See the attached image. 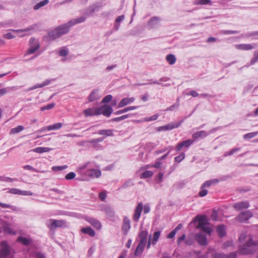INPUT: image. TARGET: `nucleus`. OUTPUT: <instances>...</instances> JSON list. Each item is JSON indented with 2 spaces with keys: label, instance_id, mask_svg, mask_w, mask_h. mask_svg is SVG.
Instances as JSON below:
<instances>
[{
  "label": "nucleus",
  "instance_id": "nucleus-6",
  "mask_svg": "<svg viewBox=\"0 0 258 258\" xmlns=\"http://www.w3.org/2000/svg\"><path fill=\"white\" fill-rule=\"evenodd\" d=\"M253 216L252 213L247 210L243 212L240 213L236 218V221L240 222H243L249 220V218L252 217Z\"/></svg>",
  "mask_w": 258,
  "mask_h": 258
},
{
  "label": "nucleus",
  "instance_id": "nucleus-48",
  "mask_svg": "<svg viewBox=\"0 0 258 258\" xmlns=\"http://www.w3.org/2000/svg\"><path fill=\"white\" fill-rule=\"evenodd\" d=\"M212 258H226V255L222 253L216 252L212 254Z\"/></svg>",
  "mask_w": 258,
  "mask_h": 258
},
{
  "label": "nucleus",
  "instance_id": "nucleus-60",
  "mask_svg": "<svg viewBox=\"0 0 258 258\" xmlns=\"http://www.w3.org/2000/svg\"><path fill=\"white\" fill-rule=\"evenodd\" d=\"M24 169L29 170H32L35 172H38V170L36 169L35 168H33L32 166L27 165L23 167Z\"/></svg>",
  "mask_w": 258,
  "mask_h": 258
},
{
  "label": "nucleus",
  "instance_id": "nucleus-42",
  "mask_svg": "<svg viewBox=\"0 0 258 258\" xmlns=\"http://www.w3.org/2000/svg\"><path fill=\"white\" fill-rule=\"evenodd\" d=\"M130 116V115L129 114H125V115H123L120 117H115V118H112L111 121H115V122H118V121H120L121 120H124L126 118H127L128 117Z\"/></svg>",
  "mask_w": 258,
  "mask_h": 258
},
{
  "label": "nucleus",
  "instance_id": "nucleus-58",
  "mask_svg": "<svg viewBox=\"0 0 258 258\" xmlns=\"http://www.w3.org/2000/svg\"><path fill=\"white\" fill-rule=\"evenodd\" d=\"M237 33H238V32L237 31L224 30L222 31V34H235Z\"/></svg>",
  "mask_w": 258,
  "mask_h": 258
},
{
  "label": "nucleus",
  "instance_id": "nucleus-28",
  "mask_svg": "<svg viewBox=\"0 0 258 258\" xmlns=\"http://www.w3.org/2000/svg\"><path fill=\"white\" fill-rule=\"evenodd\" d=\"M137 108H138L137 106H129V107H126L125 108H123L122 109L119 110L115 112L114 113V114H115V115L120 114L126 112H127L128 111L136 109Z\"/></svg>",
  "mask_w": 258,
  "mask_h": 258
},
{
  "label": "nucleus",
  "instance_id": "nucleus-1",
  "mask_svg": "<svg viewBox=\"0 0 258 258\" xmlns=\"http://www.w3.org/2000/svg\"><path fill=\"white\" fill-rule=\"evenodd\" d=\"M86 20V17L84 16L72 19L68 23L58 26L54 30L49 32V37L52 39H57L62 35L68 33L71 27L76 24L84 22Z\"/></svg>",
  "mask_w": 258,
  "mask_h": 258
},
{
  "label": "nucleus",
  "instance_id": "nucleus-45",
  "mask_svg": "<svg viewBox=\"0 0 258 258\" xmlns=\"http://www.w3.org/2000/svg\"><path fill=\"white\" fill-rule=\"evenodd\" d=\"M54 106H55V104L53 103H52L49 104L46 106L42 107L40 108V110L41 111H44L45 110H49V109L53 108L54 107Z\"/></svg>",
  "mask_w": 258,
  "mask_h": 258
},
{
  "label": "nucleus",
  "instance_id": "nucleus-55",
  "mask_svg": "<svg viewBox=\"0 0 258 258\" xmlns=\"http://www.w3.org/2000/svg\"><path fill=\"white\" fill-rule=\"evenodd\" d=\"M33 195H34L33 193L31 192V191H30L20 190V195H23V196H32Z\"/></svg>",
  "mask_w": 258,
  "mask_h": 258
},
{
  "label": "nucleus",
  "instance_id": "nucleus-18",
  "mask_svg": "<svg viewBox=\"0 0 258 258\" xmlns=\"http://www.w3.org/2000/svg\"><path fill=\"white\" fill-rule=\"evenodd\" d=\"M255 44H236L235 47L237 49L242 50H248L253 49L255 47Z\"/></svg>",
  "mask_w": 258,
  "mask_h": 258
},
{
  "label": "nucleus",
  "instance_id": "nucleus-13",
  "mask_svg": "<svg viewBox=\"0 0 258 258\" xmlns=\"http://www.w3.org/2000/svg\"><path fill=\"white\" fill-rule=\"evenodd\" d=\"M233 207L235 210L239 211L242 209H247L249 207V204L247 201L239 202L234 204Z\"/></svg>",
  "mask_w": 258,
  "mask_h": 258
},
{
  "label": "nucleus",
  "instance_id": "nucleus-63",
  "mask_svg": "<svg viewBox=\"0 0 258 258\" xmlns=\"http://www.w3.org/2000/svg\"><path fill=\"white\" fill-rule=\"evenodd\" d=\"M150 211V207L149 205L146 204L144 205V213L145 214L148 213Z\"/></svg>",
  "mask_w": 258,
  "mask_h": 258
},
{
  "label": "nucleus",
  "instance_id": "nucleus-20",
  "mask_svg": "<svg viewBox=\"0 0 258 258\" xmlns=\"http://www.w3.org/2000/svg\"><path fill=\"white\" fill-rule=\"evenodd\" d=\"M84 113L86 116L99 115L97 108H89L84 110Z\"/></svg>",
  "mask_w": 258,
  "mask_h": 258
},
{
  "label": "nucleus",
  "instance_id": "nucleus-14",
  "mask_svg": "<svg viewBox=\"0 0 258 258\" xmlns=\"http://www.w3.org/2000/svg\"><path fill=\"white\" fill-rule=\"evenodd\" d=\"M148 232L146 230L141 229L139 234V242L147 244L148 241Z\"/></svg>",
  "mask_w": 258,
  "mask_h": 258
},
{
  "label": "nucleus",
  "instance_id": "nucleus-26",
  "mask_svg": "<svg viewBox=\"0 0 258 258\" xmlns=\"http://www.w3.org/2000/svg\"><path fill=\"white\" fill-rule=\"evenodd\" d=\"M98 134L106 137H112L114 135L113 130H101L99 131Z\"/></svg>",
  "mask_w": 258,
  "mask_h": 258
},
{
  "label": "nucleus",
  "instance_id": "nucleus-37",
  "mask_svg": "<svg viewBox=\"0 0 258 258\" xmlns=\"http://www.w3.org/2000/svg\"><path fill=\"white\" fill-rule=\"evenodd\" d=\"M166 59L170 64H173L176 61V57L174 55L170 54L166 56Z\"/></svg>",
  "mask_w": 258,
  "mask_h": 258
},
{
  "label": "nucleus",
  "instance_id": "nucleus-61",
  "mask_svg": "<svg viewBox=\"0 0 258 258\" xmlns=\"http://www.w3.org/2000/svg\"><path fill=\"white\" fill-rule=\"evenodd\" d=\"M176 233V232L175 231V230H173L167 236V238H169V239L173 238L175 236Z\"/></svg>",
  "mask_w": 258,
  "mask_h": 258
},
{
  "label": "nucleus",
  "instance_id": "nucleus-44",
  "mask_svg": "<svg viewBox=\"0 0 258 258\" xmlns=\"http://www.w3.org/2000/svg\"><path fill=\"white\" fill-rule=\"evenodd\" d=\"M240 150V149L239 148H233L229 152L225 153L224 154V156H231V155H233L235 152L238 151Z\"/></svg>",
  "mask_w": 258,
  "mask_h": 258
},
{
  "label": "nucleus",
  "instance_id": "nucleus-50",
  "mask_svg": "<svg viewBox=\"0 0 258 258\" xmlns=\"http://www.w3.org/2000/svg\"><path fill=\"white\" fill-rule=\"evenodd\" d=\"M34 27L33 26H30L28 28H27L26 29H18V30H14L13 31H15V32H29L30 31L34 29Z\"/></svg>",
  "mask_w": 258,
  "mask_h": 258
},
{
  "label": "nucleus",
  "instance_id": "nucleus-43",
  "mask_svg": "<svg viewBox=\"0 0 258 258\" xmlns=\"http://www.w3.org/2000/svg\"><path fill=\"white\" fill-rule=\"evenodd\" d=\"M0 206L3 208H11L12 210L16 211L17 210L16 207L7 204H4L0 202Z\"/></svg>",
  "mask_w": 258,
  "mask_h": 258
},
{
  "label": "nucleus",
  "instance_id": "nucleus-36",
  "mask_svg": "<svg viewBox=\"0 0 258 258\" xmlns=\"http://www.w3.org/2000/svg\"><path fill=\"white\" fill-rule=\"evenodd\" d=\"M48 3H49V0L42 1L40 2L39 3L36 4L34 6V9L35 10H38L42 7H43L44 6L47 5Z\"/></svg>",
  "mask_w": 258,
  "mask_h": 258
},
{
  "label": "nucleus",
  "instance_id": "nucleus-8",
  "mask_svg": "<svg viewBox=\"0 0 258 258\" xmlns=\"http://www.w3.org/2000/svg\"><path fill=\"white\" fill-rule=\"evenodd\" d=\"M160 19L158 17H153L150 19L147 23V26L150 29L157 28L160 25Z\"/></svg>",
  "mask_w": 258,
  "mask_h": 258
},
{
  "label": "nucleus",
  "instance_id": "nucleus-29",
  "mask_svg": "<svg viewBox=\"0 0 258 258\" xmlns=\"http://www.w3.org/2000/svg\"><path fill=\"white\" fill-rule=\"evenodd\" d=\"M97 92L98 90H94L91 92L88 98L89 101L90 102H93L99 98L97 95Z\"/></svg>",
  "mask_w": 258,
  "mask_h": 258
},
{
  "label": "nucleus",
  "instance_id": "nucleus-59",
  "mask_svg": "<svg viewBox=\"0 0 258 258\" xmlns=\"http://www.w3.org/2000/svg\"><path fill=\"white\" fill-rule=\"evenodd\" d=\"M163 174L162 173H158L156 176V180L158 182H161L162 180Z\"/></svg>",
  "mask_w": 258,
  "mask_h": 258
},
{
  "label": "nucleus",
  "instance_id": "nucleus-17",
  "mask_svg": "<svg viewBox=\"0 0 258 258\" xmlns=\"http://www.w3.org/2000/svg\"><path fill=\"white\" fill-rule=\"evenodd\" d=\"M193 142L194 141L190 139L181 142L177 144L176 147V150L177 151H179L184 147H188L193 143Z\"/></svg>",
  "mask_w": 258,
  "mask_h": 258
},
{
  "label": "nucleus",
  "instance_id": "nucleus-30",
  "mask_svg": "<svg viewBox=\"0 0 258 258\" xmlns=\"http://www.w3.org/2000/svg\"><path fill=\"white\" fill-rule=\"evenodd\" d=\"M3 226L4 231L6 233L11 234L13 235L16 234V232H14L13 231L12 228L10 227V225H9V224H8L7 223H4L3 224Z\"/></svg>",
  "mask_w": 258,
  "mask_h": 258
},
{
  "label": "nucleus",
  "instance_id": "nucleus-38",
  "mask_svg": "<svg viewBox=\"0 0 258 258\" xmlns=\"http://www.w3.org/2000/svg\"><path fill=\"white\" fill-rule=\"evenodd\" d=\"M256 35H258V31L251 32H247L245 34H242L241 35V37H243V38H249L251 37H255Z\"/></svg>",
  "mask_w": 258,
  "mask_h": 258
},
{
  "label": "nucleus",
  "instance_id": "nucleus-39",
  "mask_svg": "<svg viewBox=\"0 0 258 258\" xmlns=\"http://www.w3.org/2000/svg\"><path fill=\"white\" fill-rule=\"evenodd\" d=\"M24 129V127L22 125H19L16 127L12 128L10 131V134H17L21 131H23Z\"/></svg>",
  "mask_w": 258,
  "mask_h": 258
},
{
  "label": "nucleus",
  "instance_id": "nucleus-46",
  "mask_svg": "<svg viewBox=\"0 0 258 258\" xmlns=\"http://www.w3.org/2000/svg\"><path fill=\"white\" fill-rule=\"evenodd\" d=\"M67 167H68L67 165L53 166V167H52V169L53 171H61L62 170H64V169H66Z\"/></svg>",
  "mask_w": 258,
  "mask_h": 258
},
{
  "label": "nucleus",
  "instance_id": "nucleus-33",
  "mask_svg": "<svg viewBox=\"0 0 258 258\" xmlns=\"http://www.w3.org/2000/svg\"><path fill=\"white\" fill-rule=\"evenodd\" d=\"M51 150V149L48 147H37L33 150L36 153H42L44 152H48Z\"/></svg>",
  "mask_w": 258,
  "mask_h": 258
},
{
  "label": "nucleus",
  "instance_id": "nucleus-15",
  "mask_svg": "<svg viewBox=\"0 0 258 258\" xmlns=\"http://www.w3.org/2000/svg\"><path fill=\"white\" fill-rule=\"evenodd\" d=\"M86 175L93 178H98L101 175V172L100 170L91 169L86 171Z\"/></svg>",
  "mask_w": 258,
  "mask_h": 258
},
{
  "label": "nucleus",
  "instance_id": "nucleus-40",
  "mask_svg": "<svg viewBox=\"0 0 258 258\" xmlns=\"http://www.w3.org/2000/svg\"><path fill=\"white\" fill-rule=\"evenodd\" d=\"M153 174V173L151 171L147 170L144 172L141 176V178H147L151 177Z\"/></svg>",
  "mask_w": 258,
  "mask_h": 258
},
{
  "label": "nucleus",
  "instance_id": "nucleus-21",
  "mask_svg": "<svg viewBox=\"0 0 258 258\" xmlns=\"http://www.w3.org/2000/svg\"><path fill=\"white\" fill-rule=\"evenodd\" d=\"M17 241L20 242L25 246H28L32 242V240L30 237H26L20 236L18 237Z\"/></svg>",
  "mask_w": 258,
  "mask_h": 258
},
{
  "label": "nucleus",
  "instance_id": "nucleus-22",
  "mask_svg": "<svg viewBox=\"0 0 258 258\" xmlns=\"http://www.w3.org/2000/svg\"><path fill=\"white\" fill-rule=\"evenodd\" d=\"M208 134L205 131L197 132L192 134V137L194 140H196L200 138H204L208 136Z\"/></svg>",
  "mask_w": 258,
  "mask_h": 258
},
{
  "label": "nucleus",
  "instance_id": "nucleus-57",
  "mask_svg": "<svg viewBox=\"0 0 258 258\" xmlns=\"http://www.w3.org/2000/svg\"><path fill=\"white\" fill-rule=\"evenodd\" d=\"M194 242V239L191 237H188L185 240V243L186 245H190L192 244Z\"/></svg>",
  "mask_w": 258,
  "mask_h": 258
},
{
  "label": "nucleus",
  "instance_id": "nucleus-47",
  "mask_svg": "<svg viewBox=\"0 0 258 258\" xmlns=\"http://www.w3.org/2000/svg\"><path fill=\"white\" fill-rule=\"evenodd\" d=\"M185 157V154L183 153L175 157V161L178 163L180 162Z\"/></svg>",
  "mask_w": 258,
  "mask_h": 258
},
{
  "label": "nucleus",
  "instance_id": "nucleus-2",
  "mask_svg": "<svg viewBox=\"0 0 258 258\" xmlns=\"http://www.w3.org/2000/svg\"><path fill=\"white\" fill-rule=\"evenodd\" d=\"M258 249V242L253 241L251 237H249L248 241L245 244L239 248V252L242 254H252Z\"/></svg>",
  "mask_w": 258,
  "mask_h": 258
},
{
  "label": "nucleus",
  "instance_id": "nucleus-52",
  "mask_svg": "<svg viewBox=\"0 0 258 258\" xmlns=\"http://www.w3.org/2000/svg\"><path fill=\"white\" fill-rule=\"evenodd\" d=\"M201 190H200V191L199 193V196H200L201 197H203L206 196L208 193V190L205 189V188H202V186H201Z\"/></svg>",
  "mask_w": 258,
  "mask_h": 258
},
{
  "label": "nucleus",
  "instance_id": "nucleus-12",
  "mask_svg": "<svg viewBox=\"0 0 258 258\" xmlns=\"http://www.w3.org/2000/svg\"><path fill=\"white\" fill-rule=\"evenodd\" d=\"M85 220L91 224L96 229L100 230L101 228L102 225L97 219L92 217H87L85 218Z\"/></svg>",
  "mask_w": 258,
  "mask_h": 258
},
{
  "label": "nucleus",
  "instance_id": "nucleus-56",
  "mask_svg": "<svg viewBox=\"0 0 258 258\" xmlns=\"http://www.w3.org/2000/svg\"><path fill=\"white\" fill-rule=\"evenodd\" d=\"M36 43L39 44L37 40H36L35 38H30L29 40L30 46H34Z\"/></svg>",
  "mask_w": 258,
  "mask_h": 258
},
{
  "label": "nucleus",
  "instance_id": "nucleus-9",
  "mask_svg": "<svg viewBox=\"0 0 258 258\" xmlns=\"http://www.w3.org/2000/svg\"><path fill=\"white\" fill-rule=\"evenodd\" d=\"M195 238L199 244L206 245L207 244V236L202 232H200L195 235Z\"/></svg>",
  "mask_w": 258,
  "mask_h": 258
},
{
  "label": "nucleus",
  "instance_id": "nucleus-23",
  "mask_svg": "<svg viewBox=\"0 0 258 258\" xmlns=\"http://www.w3.org/2000/svg\"><path fill=\"white\" fill-rule=\"evenodd\" d=\"M146 245V244L139 242L135 250V255L136 256H138L141 254L143 251H144Z\"/></svg>",
  "mask_w": 258,
  "mask_h": 258
},
{
  "label": "nucleus",
  "instance_id": "nucleus-5",
  "mask_svg": "<svg viewBox=\"0 0 258 258\" xmlns=\"http://www.w3.org/2000/svg\"><path fill=\"white\" fill-rule=\"evenodd\" d=\"M64 220H59L54 219H48L46 221V225L50 230H54L58 227H62L65 226Z\"/></svg>",
  "mask_w": 258,
  "mask_h": 258
},
{
  "label": "nucleus",
  "instance_id": "nucleus-25",
  "mask_svg": "<svg viewBox=\"0 0 258 258\" xmlns=\"http://www.w3.org/2000/svg\"><path fill=\"white\" fill-rule=\"evenodd\" d=\"M101 210L105 212L109 217H113L114 216V211L108 206L104 207L102 208Z\"/></svg>",
  "mask_w": 258,
  "mask_h": 258
},
{
  "label": "nucleus",
  "instance_id": "nucleus-27",
  "mask_svg": "<svg viewBox=\"0 0 258 258\" xmlns=\"http://www.w3.org/2000/svg\"><path fill=\"white\" fill-rule=\"evenodd\" d=\"M39 48L40 44L36 43L34 46H30V48L26 52L25 55L33 54L38 50Z\"/></svg>",
  "mask_w": 258,
  "mask_h": 258
},
{
  "label": "nucleus",
  "instance_id": "nucleus-54",
  "mask_svg": "<svg viewBox=\"0 0 258 258\" xmlns=\"http://www.w3.org/2000/svg\"><path fill=\"white\" fill-rule=\"evenodd\" d=\"M158 114H154V115H152L151 117L146 118L145 119V120L146 121H152V120H156L158 118Z\"/></svg>",
  "mask_w": 258,
  "mask_h": 258
},
{
  "label": "nucleus",
  "instance_id": "nucleus-32",
  "mask_svg": "<svg viewBox=\"0 0 258 258\" xmlns=\"http://www.w3.org/2000/svg\"><path fill=\"white\" fill-rule=\"evenodd\" d=\"M160 235H161L160 231H155L153 233V238H152V240H151L152 245L156 244V243H157V241H158V239L160 236Z\"/></svg>",
  "mask_w": 258,
  "mask_h": 258
},
{
  "label": "nucleus",
  "instance_id": "nucleus-34",
  "mask_svg": "<svg viewBox=\"0 0 258 258\" xmlns=\"http://www.w3.org/2000/svg\"><path fill=\"white\" fill-rule=\"evenodd\" d=\"M218 180L217 179H212V180L206 181L202 185V188L209 187L211 185L218 183Z\"/></svg>",
  "mask_w": 258,
  "mask_h": 258
},
{
  "label": "nucleus",
  "instance_id": "nucleus-4",
  "mask_svg": "<svg viewBox=\"0 0 258 258\" xmlns=\"http://www.w3.org/2000/svg\"><path fill=\"white\" fill-rule=\"evenodd\" d=\"M206 220V217L205 215L197 216L195 218V221L199 222L197 228H201L202 229L201 232H204L208 234H210L212 231V229L210 227L206 226V223H205Z\"/></svg>",
  "mask_w": 258,
  "mask_h": 258
},
{
  "label": "nucleus",
  "instance_id": "nucleus-64",
  "mask_svg": "<svg viewBox=\"0 0 258 258\" xmlns=\"http://www.w3.org/2000/svg\"><path fill=\"white\" fill-rule=\"evenodd\" d=\"M68 54V51L66 49H61L59 51V55L61 56H66Z\"/></svg>",
  "mask_w": 258,
  "mask_h": 258
},
{
  "label": "nucleus",
  "instance_id": "nucleus-10",
  "mask_svg": "<svg viewBox=\"0 0 258 258\" xmlns=\"http://www.w3.org/2000/svg\"><path fill=\"white\" fill-rule=\"evenodd\" d=\"M143 209V205L142 203L138 204L136 208L135 214L133 216V219L135 222H138L140 218L142 211Z\"/></svg>",
  "mask_w": 258,
  "mask_h": 258
},
{
  "label": "nucleus",
  "instance_id": "nucleus-41",
  "mask_svg": "<svg viewBox=\"0 0 258 258\" xmlns=\"http://www.w3.org/2000/svg\"><path fill=\"white\" fill-rule=\"evenodd\" d=\"M258 135V131L255 132L249 133L244 135L243 138L245 140L251 139Z\"/></svg>",
  "mask_w": 258,
  "mask_h": 258
},
{
  "label": "nucleus",
  "instance_id": "nucleus-11",
  "mask_svg": "<svg viewBox=\"0 0 258 258\" xmlns=\"http://www.w3.org/2000/svg\"><path fill=\"white\" fill-rule=\"evenodd\" d=\"M181 122H182V121H180L176 123H169V124H166L164 126H160L158 128V131H162L171 130L173 128H177L178 127H179L180 125Z\"/></svg>",
  "mask_w": 258,
  "mask_h": 258
},
{
  "label": "nucleus",
  "instance_id": "nucleus-51",
  "mask_svg": "<svg viewBox=\"0 0 258 258\" xmlns=\"http://www.w3.org/2000/svg\"><path fill=\"white\" fill-rule=\"evenodd\" d=\"M76 176V174L74 172H71L65 176V178L67 180H71L74 179Z\"/></svg>",
  "mask_w": 258,
  "mask_h": 258
},
{
  "label": "nucleus",
  "instance_id": "nucleus-31",
  "mask_svg": "<svg viewBox=\"0 0 258 258\" xmlns=\"http://www.w3.org/2000/svg\"><path fill=\"white\" fill-rule=\"evenodd\" d=\"M217 232L220 237H223L225 235V229L224 225H219L217 227Z\"/></svg>",
  "mask_w": 258,
  "mask_h": 258
},
{
  "label": "nucleus",
  "instance_id": "nucleus-35",
  "mask_svg": "<svg viewBox=\"0 0 258 258\" xmlns=\"http://www.w3.org/2000/svg\"><path fill=\"white\" fill-rule=\"evenodd\" d=\"M62 126V123L58 122L47 126V131L57 130L60 128Z\"/></svg>",
  "mask_w": 258,
  "mask_h": 258
},
{
  "label": "nucleus",
  "instance_id": "nucleus-62",
  "mask_svg": "<svg viewBox=\"0 0 258 258\" xmlns=\"http://www.w3.org/2000/svg\"><path fill=\"white\" fill-rule=\"evenodd\" d=\"M3 37L5 38L8 39H11L15 37L14 35L11 33H8L7 34H5L3 35Z\"/></svg>",
  "mask_w": 258,
  "mask_h": 258
},
{
  "label": "nucleus",
  "instance_id": "nucleus-24",
  "mask_svg": "<svg viewBox=\"0 0 258 258\" xmlns=\"http://www.w3.org/2000/svg\"><path fill=\"white\" fill-rule=\"evenodd\" d=\"M81 231L83 233L87 234L91 237H94L95 235V232L90 227L83 228Z\"/></svg>",
  "mask_w": 258,
  "mask_h": 258
},
{
  "label": "nucleus",
  "instance_id": "nucleus-19",
  "mask_svg": "<svg viewBox=\"0 0 258 258\" xmlns=\"http://www.w3.org/2000/svg\"><path fill=\"white\" fill-rule=\"evenodd\" d=\"M131 228L130 220L127 217L123 218L122 229L124 234H126Z\"/></svg>",
  "mask_w": 258,
  "mask_h": 258
},
{
  "label": "nucleus",
  "instance_id": "nucleus-3",
  "mask_svg": "<svg viewBox=\"0 0 258 258\" xmlns=\"http://www.w3.org/2000/svg\"><path fill=\"white\" fill-rule=\"evenodd\" d=\"M0 258H13L14 251L8 245L7 242L4 241L0 243Z\"/></svg>",
  "mask_w": 258,
  "mask_h": 258
},
{
  "label": "nucleus",
  "instance_id": "nucleus-7",
  "mask_svg": "<svg viewBox=\"0 0 258 258\" xmlns=\"http://www.w3.org/2000/svg\"><path fill=\"white\" fill-rule=\"evenodd\" d=\"M97 110L99 112V115L102 114L106 117L110 116L113 111L112 107L108 105H103L97 108Z\"/></svg>",
  "mask_w": 258,
  "mask_h": 258
},
{
  "label": "nucleus",
  "instance_id": "nucleus-49",
  "mask_svg": "<svg viewBox=\"0 0 258 258\" xmlns=\"http://www.w3.org/2000/svg\"><path fill=\"white\" fill-rule=\"evenodd\" d=\"M112 98V96L111 95H108L106 96L102 100V103H106L109 102Z\"/></svg>",
  "mask_w": 258,
  "mask_h": 258
},
{
  "label": "nucleus",
  "instance_id": "nucleus-16",
  "mask_svg": "<svg viewBox=\"0 0 258 258\" xmlns=\"http://www.w3.org/2000/svg\"><path fill=\"white\" fill-rule=\"evenodd\" d=\"M135 100V99L134 97L124 98L119 102L117 108H119L123 107L130 103L133 102Z\"/></svg>",
  "mask_w": 258,
  "mask_h": 258
},
{
  "label": "nucleus",
  "instance_id": "nucleus-53",
  "mask_svg": "<svg viewBox=\"0 0 258 258\" xmlns=\"http://www.w3.org/2000/svg\"><path fill=\"white\" fill-rule=\"evenodd\" d=\"M9 193L14 195H19L20 192V189L17 188H12L10 189L8 191Z\"/></svg>",
  "mask_w": 258,
  "mask_h": 258
}]
</instances>
